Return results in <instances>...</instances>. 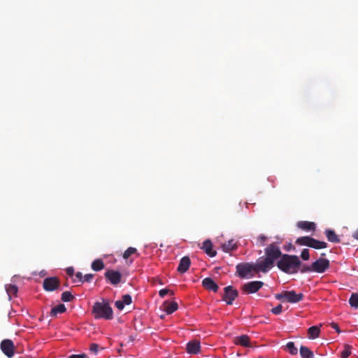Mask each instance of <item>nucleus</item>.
Here are the masks:
<instances>
[{
	"instance_id": "obj_33",
	"label": "nucleus",
	"mask_w": 358,
	"mask_h": 358,
	"mask_svg": "<svg viewBox=\"0 0 358 358\" xmlns=\"http://www.w3.org/2000/svg\"><path fill=\"white\" fill-rule=\"evenodd\" d=\"M61 299L64 302H69L74 299V296L70 292L66 291L62 294Z\"/></svg>"
},
{
	"instance_id": "obj_27",
	"label": "nucleus",
	"mask_w": 358,
	"mask_h": 358,
	"mask_svg": "<svg viewBox=\"0 0 358 358\" xmlns=\"http://www.w3.org/2000/svg\"><path fill=\"white\" fill-rule=\"evenodd\" d=\"M6 292L8 295L9 299H11L13 296H16L18 292V287L15 285H6L5 286Z\"/></svg>"
},
{
	"instance_id": "obj_32",
	"label": "nucleus",
	"mask_w": 358,
	"mask_h": 358,
	"mask_svg": "<svg viewBox=\"0 0 358 358\" xmlns=\"http://www.w3.org/2000/svg\"><path fill=\"white\" fill-rule=\"evenodd\" d=\"M352 347L349 345H345L344 349L341 352V358H348L351 355Z\"/></svg>"
},
{
	"instance_id": "obj_26",
	"label": "nucleus",
	"mask_w": 358,
	"mask_h": 358,
	"mask_svg": "<svg viewBox=\"0 0 358 358\" xmlns=\"http://www.w3.org/2000/svg\"><path fill=\"white\" fill-rule=\"evenodd\" d=\"M91 267L93 271H99L104 268L105 264L101 259H96L92 262Z\"/></svg>"
},
{
	"instance_id": "obj_13",
	"label": "nucleus",
	"mask_w": 358,
	"mask_h": 358,
	"mask_svg": "<svg viewBox=\"0 0 358 358\" xmlns=\"http://www.w3.org/2000/svg\"><path fill=\"white\" fill-rule=\"evenodd\" d=\"M190 264L189 257L187 256L183 257L180 261L177 271L180 273H184L189 269Z\"/></svg>"
},
{
	"instance_id": "obj_37",
	"label": "nucleus",
	"mask_w": 358,
	"mask_h": 358,
	"mask_svg": "<svg viewBox=\"0 0 358 358\" xmlns=\"http://www.w3.org/2000/svg\"><path fill=\"white\" fill-rule=\"evenodd\" d=\"M170 292V290L168 289H162L161 290H159V295L162 297V298H164L168 293ZM173 291H171V295H173Z\"/></svg>"
},
{
	"instance_id": "obj_16",
	"label": "nucleus",
	"mask_w": 358,
	"mask_h": 358,
	"mask_svg": "<svg viewBox=\"0 0 358 358\" xmlns=\"http://www.w3.org/2000/svg\"><path fill=\"white\" fill-rule=\"evenodd\" d=\"M201 249L210 257H215L217 254L216 251L213 250V243L209 239L203 243Z\"/></svg>"
},
{
	"instance_id": "obj_24",
	"label": "nucleus",
	"mask_w": 358,
	"mask_h": 358,
	"mask_svg": "<svg viewBox=\"0 0 358 358\" xmlns=\"http://www.w3.org/2000/svg\"><path fill=\"white\" fill-rule=\"evenodd\" d=\"M66 310L65 306L62 303L53 307L50 311L51 317H56L58 313H63Z\"/></svg>"
},
{
	"instance_id": "obj_20",
	"label": "nucleus",
	"mask_w": 358,
	"mask_h": 358,
	"mask_svg": "<svg viewBox=\"0 0 358 358\" xmlns=\"http://www.w3.org/2000/svg\"><path fill=\"white\" fill-rule=\"evenodd\" d=\"M325 235L329 242L338 243L341 241L336 232L332 229H326Z\"/></svg>"
},
{
	"instance_id": "obj_6",
	"label": "nucleus",
	"mask_w": 358,
	"mask_h": 358,
	"mask_svg": "<svg viewBox=\"0 0 358 358\" xmlns=\"http://www.w3.org/2000/svg\"><path fill=\"white\" fill-rule=\"evenodd\" d=\"M238 295V292L232 286H227L224 288V294L222 300L224 301L227 305H231L233 301Z\"/></svg>"
},
{
	"instance_id": "obj_44",
	"label": "nucleus",
	"mask_w": 358,
	"mask_h": 358,
	"mask_svg": "<svg viewBox=\"0 0 358 358\" xmlns=\"http://www.w3.org/2000/svg\"><path fill=\"white\" fill-rule=\"evenodd\" d=\"M76 277L78 279L79 282H83V275L81 272H77L76 273Z\"/></svg>"
},
{
	"instance_id": "obj_35",
	"label": "nucleus",
	"mask_w": 358,
	"mask_h": 358,
	"mask_svg": "<svg viewBox=\"0 0 358 358\" xmlns=\"http://www.w3.org/2000/svg\"><path fill=\"white\" fill-rule=\"evenodd\" d=\"M301 257L303 260L307 261L310 259V254L308 249H303L301 253Z\"/></svg>"
},
{
	"instance_id": "obj_23",
	"label": "nucleus",
	"mask_w": 358,
	"mask_h": 358,
	"mask_svg": "<svg viewBox=\"0 0 358 358\" xmlns=\"http://www.w3.org/2000/svg\"><path fill=\"white\" fill-rule=\"evenodd\" d=\"M327 247V243L324 241H320L318 240H316L313 238H312L310 248H314V249H323L326 248Z\"/></svg>"
},
{
	"instance_id": "obj_45",
	"label": "nucleus",
	"mask_w": 358,
	"mask_h": 358,
	"mask_svg": "<svg viewBox=\"0 0 358 358\" xmlns=\"http://www.w3.org/2000/svg\"><path fill=\"white\" fill-rule=\"evenodd\" d=\"M331 327L334 329H335L337 332H338V333L340 332V329H339V327H338V324L333 322V323H331Z\"/></svg>"
},
{
	"instance_id": "obj_42",
	"label": "nucleus",
	"mask_w": 358,
	"mask_h": 358,
	"mask_svg": "<svg viewBox=\"0 0 358 358\" xmlns=\"http://www.w3.org/2000/svg\"><path fill=\"white\" fill-rule=\"evenodd\" d=\"M66 274L69 276L72 277L73 275V274H74V268H73V267H72V266L68 267L66 269Z\"/></svg>"
},
{
	"instance_id": "obj_3",
	"label": "nucleus",
	"mask_w": 358,
	"mask_h": 358,
	"mask_svg": "<svg viewBox=\"0 0 358 358\" xmlns=\"http://www.w3.org/2000/svg\"><path fill=\"white\" fill-rule=\"evenodd\" d=\"M92 313L95 319L110 320L113 318V310L108 301H96L94 303Z\"/></svg>"
},
{
	"instance_id": "obj_39",
	"label": "nucleus",
	"mask_w": 358,
	"mask_h": 358,
	"mask_svg": "<svg viewBox=\"0 0 358 358\" xmlns=\"http://www.w3.org/2000/svg\"><path fill=\"white\" fill-rule=\"evenodd\" d=\"M99 345L96 344V343H92L90 345V350L94 353V354H96L98 352V350H99Z\"/></svg>"
},
{
	"instance_id": "obj_17",
	"label": "nucleus",
	"mask_w": 358,
	"mask_h": 358,
	"mask_svg": "<svg viewBox=\"0 0 358 358\" xmlns=\"http://www.w3.org/2000/svg\"><path fill=\"white\" fill-rule=\"evenodd\" d=\"M234 343L243 347H250V338L247 335L236 336L234 338Z\"/></svg>"
},
{
	"instance_id": "obj_7",
	"label": "nucleus",
	"mask_w": 358,
	"mask_h": 358,
	"mask_svg": "<svg viewBox=\"0 0 358 358\" xmlns=\"http://www.w3.org/2000/svg\"><path fill=\"white\" fill-rule=\"evenodd\" d=\"M330 266L329 261L327 259L319 258L312 263L313 272L322 273H324Z\"/></svg>"
},
{
	"instance_id": "obj_41",
	"label": "nucleus",
	"mask_w": 358,
	"mask_h": 358,
	"mask_svg": "<svg viewBox=\"0 0 358 358\" xmlns=\"http://www.w3.org/2000/svg\"><path fill=\"white\" fill-rule=\"evenodd\" d=\"M257 240L259 241L261 245H264V242L267 240V237L264 234H261L257 237Z\"/></svg>"
},
{
	"instance_id": "obj_28",
	"label": "nucleus",
	"mask_w": 358,
	"mask_h": 358,
	"mask_svg": "<svg viewBox=\"0 0 358 358\" xmlns=\"http://www.w3.org/2000/svg\"><path fill=\"white\" fill-rule=\"evenodd\" d=\"M311 240H312V237H310V236H301V237L298 238L296 240L295 243L296 245H306V246L310 247Z\"/></svg>"
},
{
	"instance_id": "obj_36",
	"label": "nucleus",
	"mask_w": 358,
	"mask_h": 358,
	"mask_svg": "<svg viewBox=\"0 0 358 358\" xmlns=\"http://www.w3.org/2000/svg\"><path fill=\"white\" fill-rule=\"evenodd\" d=\"M282 305L279 304L276 307L271 309V313L274 315H279L282 313Z\"/></svg>"
},
{
	"instance_id": "obj_1",
	"label": "nucleus",
	"mask_w": 358,
	"mask_h": 358,
	"mask_svg": "<svg viewBox=\"0 0 358 358\" xmlns=\"http://www.w3.org/2000/svg\"><path fill=\"white\" fill-rule=\"evenodd\" d=\"M265 256L259 257L257 260L259 262V268L262 273H267L272 267H273L275 262L280 259L282 255L280 248L276 243L269 244L264 249Z\"/></svg>"
},
{
	"instance_id": "obj_46",
	"label": "nucleus",
	"mask_w": 358,
	"mask_h": 358,
	"mask_svg": "<svg viewBox=\"0 0 358 358\" xmlns=\"http://www.w3.org/2000/svg\"><path fill=\"white\" fill-rule=\"evenodd\" d=\"M292 244H291V243H289L288 245L285 246V250L286 251H289V250H290V249L292 248Z\"/></svg>"
},
{
	"instance_id": "obj_9",
	"label": "nucleus",
	"mask_w": 358,
	"mask_h": 358,
	"mask_svg": "<svg viewBox=\"0 0 358 358\" xmlns=\"http://www.w3.org/2000/svg\"><path fill=\"white\" fill-rule=\"evenodd\" d=\"M59 284L60 281L57 277H49L44 279L43 287L45 291L52 292L59 287Z\"/></svg>"
},
{
	"instance_id": "obj_34",
	"label": "nucleus",
	"mask_w": 358,
	"mask_h": 358,
	"mask_svg": "<svg viewBox=\"0 0 358 358\" xmlns=\"http://www.w3.org/2000/svg\"><path fill=\"white\" fill-rule=\"evenodd\" d=\"M299 271H300L302 273H304L313 271V269L312 268V265L308 266L307 264H303L301 263V266Z\"/></svg>"
},
{
	"instance_id": "obj_2",
	"label": "nucleus",
	"mask_w": 358,
	"mask_h": 358,
	"mask_svg": "<svg viewBox=\"0 0 358 358\" xmlns=\"http://www.w3.org/2000/svg\"><path fill=\"white\" fill-rule=\"evenodd\" d=\"M277 267L287 274H296L301 266V262L296 255L283 254L277 261Z\"/></svg>"
},
{
	"instance_id": "obj_38",
	"label": "nucleus",
	"mask_w": 358,
	"mask_h": 358,
	"mask_svg": "<svg viewBox=\"0 0 358 358\" xmlns=\"http://www.w3.org/2000/svg\"><path fill=\"white\" fill-rule=\"evenodd\" d=\"M285 291H283L280 293H278L275 295V297L278 300H280L282 301H285Z\"/></svg>"
},
{
	"instance_id": "obj_40",
	"label": "nucleus",
	"mask_w": 358,
	"mask_h": 358,
	"mask_svg": "<svg viewBox=\"0 0 358 358\" xmlns=\"http://www.w3.org/2000/svg\"><path fill=\"white\" fill-rule=\"evenodd\" d=\"M93 278H94L93 274H91V273L86 274L83 276V282H90L92 280Z\"/></svg>"
},
{
	"instance_id": "obj_29",
	"label": "nucleus",
	"mask_w": 358,
	"mask_h": 358,
	"mask_svg": "<svg viewBox=\"0 0 358 358\" xmlns=\"http://www.w3.org/2000/svg\"><path fill=\"white\" fill-rule=\"evenodd\" d=\"M134 254H137L138 256L139 255L138 253L137 252L136 248H133V247H129L124 251L122 257L124 259H127L131 255H132Z\"/></svg>"
},
{
	"instance_id": "obj_30",
	"label": "nucleus",
	"mask_w": 358,
	"mask_h": 358,
	"mask_svg": "<svg viewBox=\"0 0 358 358\" xmlns=\"http://www.w3.org/2000/svg\"><path fill=\"white\" fill-rule=\"evenodd\" d=\"M350 305L355 308H358V294L352 293L350 299H349Z\"/></svg>"
},
{
	"instance_id": "obj_12",
	"label": "nucleus",
	"mask_w": 358,
	"mask_h": 358,
	"mask_svg": "<svg viewBox=\"0 0 358 358\" xmlns=\"http://www.w3.org/2000/svg\"><path fill=\"white\" fill-rule=\"evenodd\" d=\"M201 345L198 340H192L187 343L186 350L189 354H198L200 352Z\"/></svg>"
},
{
	"instance_id": "obj_25",
	"label": "nucleus",
	"mask_w": 358,
	"mask_h": 358,
	"mask_svg": "<svg viewBox=\"0 0 358 358\" xmlns=\"http://www.w3.org/2000/svg\"><path fill=\"white\" fill-rule=\"evenodd\" d=\"M300 355L302 358H313V352L306 346L301 345L300 348Z\"/></svg>"
},
{
	"instance_id": "obj_5",
	"label": "nucleus",
	"mask_w": 358,
	"mask_h": 358,
	"mask_svg": "<svg viewBox=\"0 0 358 358\" xmlns=\"http://www.w3.org/2000/svg\"><path fill=\"white\" fill-rule=\"evenodd\" d=\"M264 285L262 281L255 280L245 283L241 286V289L244 294H250L256 293Z\"/></svg>"
},
{
	"instance_id": "obj_14",
	"label": "nucleus",
	"mask_w": 358,
	"mask_h": 358,
	"mask_svg": "<svg viewBox=\"0 0 358 358\" xmlns=\"http://www.w3.org/2000/svg\"><path fill=\"white\" fill-rule=\"evenodd\" d=\"M202 285L208 290H212L214 292H217L219 287L210 278H206L202 280Z\"/></svg>"
},
{
	"instance_id": "obj_19",
	"label": "nucleus",
	"mask_w": 358,
	"mask_h": 358,
	"mask_svg": "<svg viewBox=\"0 0 358 358\" xmlns=\"http://www.w3.org/2000/svg\"><path fill=\"white\" fill-rule=\"evenodd\" d=\"M297 227L305 231L315 230V224L308 221H300L297 223Z\"/></svg>"
},
{
	"instance_id": "obj_31",
	"label": "nucleus",
	"mask_w": 358,
	"mask_h": 358,
	"mask_svg": "<svg viewBox=\"0 0 358 358\" xmlns=\"http://www.w3.org/2000/svg\"><path fill=\"white\" fill-rule=\"evenodd\" d=\"M286 348L292 355H296L298 352V350L295 347L294 342H288L286 345Z\"/></svg>"
},
{
	"instance_id": "obj_47",
	"label": "nucleus",
	"mask_w": 358,
	"mask_h": 358,
	"mask_svg": "<svg viewBox=\"0 0 358 358\" xmlns=\"http://www.w3.org/2000/svg\"><path fill=\"white\" fill-rule=\"evenodd\" d=\"M353 237L358 240V229L356 230V231L355 232L354 235H353Z\"/></svg>"
},
{
	"instance_id": "obj_8",
	"label": "nucleus",
	"mask_w": 358,
	"mask_h": 358,
	"mask_svg": "<svg viewBox=\"0 0 358 358\" xmlns=\"http://www.w3.org/2000/svg\"><path fill=\"white\" fill-rule=\"evenodd\" d=\"M0 348L4 355H6L8 358L13 357L15 354V345L11 340H3L1 343Z\"/></svg>"
},
{
	"instance_id": "obj_18",
	"label": "nucleus",
	"mask_w": 358,
	"mask_h": 358,
	"mask_svg": "<svg viewBox=\"0 0 358 358\" xmlns=\"http://www.w3.org/2000/svg\"><path fill=\"white\" fill-rule=\"evenodd\" d=\"M163 307L164 310L166 311L168 315H170L177 310L178 306V303L175 301L169 302L166 301L164 302Z\"/></svg>"
},
{
	"instance_id": "obj_48",
	"label": "nucleus",
	"mask_w": 358,
	"mask_h": 358,
	"mask_svg": "<svg viewBox=\"0 0 358 358\" xmlns=\"http://www.w3.org/2000/svg\"><path fill=\"white\" fill-rule=\"evenodd\" d=\"M20 358H22V357H20Z\"/></svg>"
},
{
	"instance_id": "obj_15",
	"label": "nucleus",
	"mask_w": 358,
	"mask_h": 358,
	"mask_svg": "<svg viewBox=\"0 0 358 358\" xmlns=\"http://www.w3.org/2000/svg\"><path fill=\"white\" fill-rule=\"evenodd\" d=\"M122 300L116 301L115 303V307L121 310L124 308L125 305H129L132 302L131 296L129 294L122 296Z\"/></svg>"
},
{
	"instance_id": "obj_21",
	"label": "nucleus",
	"mask_w": 358,
	"mask_h": 358,
	"mask_svg": "<svg viewBox=\"0 0 358 358\" xmlns=\"http://www.w3.org/2000/svg\"><path fill=\"white\" fill-rule=\"evenodd\" d=\"M222 250L225 252H229L231 251L235 250L237 248V245L234 242L233 239L229 240V241L223 243L222 245Z\"/></svg>"
},
{
	"instance_id": "obj_43",
	"label": "nucleus",
	"mask_w": 358,
	"mask_h": 358,
	"mask_svg": "<svg viewBox=\"0 0 358 358\" xmlns=\"http://www.w3.org/2000/svg\"><path fill=\"white\" fill-rule=\"evenodd\" d=\"M87 355L85 354L80 355H72L69 358H86Z\"/></svg>"
},
{
	"instance_id": "obj_11",
	"label": "nucleus",
	"mask_w": 358,
	"mask_h": 358,
	"mask_svg": "<svg viewBox=\"0 0 358 358\" xmlns=\"http://www.w3.org/2000/svg\"><path fill=\"white\" fill-rule=\"evenodd\" d=\"M285 302L295 303L302 301L304 295L302 293L297 294L294 290L285 291Z\"/></svg>"
},
{
	"instance_id": "obj_22",
	"label": "nucleus",
	"mask_w": 358,
	"mask_h": 358,
	"mask_svg": "<svg viewBox=\"0 0 358 358\" xmlns=\"http://www.w3.org/2000/svg\"><path fill=\"white\" fill-rule=\"evenodd\" d=\"M320 329L318 326H312L308 328V334L309 338L315 339L319 337Z\"/></svg>"
},
{
	"instance_id": "obj_10",
	"label": "nucleus",
	"mask_w": 358,
	"mask_h": 358,
	"mask_svg": "<svg viewBox=\"0 0 358 358\" xmlns=\"http://www.w3.org/2000/svg\"><path fill=\"white\" fill-rule=\"evenodd\" d=\"M104 276L113 285H117L122 279V274L119 271L112 269L107 270Z\"/></svg>"
},
{
	"instance_id": "obj_4",
	"label": "nucleus",
	"mask_w": 358,
	"mask_h": 358,
	"mask_svg": "<svg viewBox=\"0 0 358 358\" xmlns=\"http://www.w3.org/2000/svg\"><path fill=\"white\" fill-rule=\"evenodd\" d=\"M259 262L258 260L255 263H241L236 266V272L240 278H244L248 275H250L252 272H255V273H258L262 272L261 268H259Z\"/></svg>"
}]
</instances>
